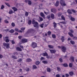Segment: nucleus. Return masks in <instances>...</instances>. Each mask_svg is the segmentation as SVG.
<instances>
[{"mask_svg":"<svg viewBox=\"0 0 77 77\" xmlns=\"http://www.w3.org/2000/svg\"><path fill=\"white\" fill-rule=\"evenodd\" d=\"M28 15H29V13H28V12H26L25 14V16H26V17H27Z\"/></svg>","mask_w":77,"mask_h":77,"instance_id":"c9c22d12","label":"nucleus"},{"mask_svg":"<svg viewBox=\"0 0 77 77\" xmlns=\"http://www.w3.org/2000/svg\"><path fill=\"white\" fill-rule=\"evenodd\" d=\"M52 37L53 38H56V35L54 34H52Z\"/></svg>","mask_w":77,"mask_h":77,"instance_id":"a18cd8bd","label":"nucleus"},{"mask_svg":"<svg viewBox=\"0 0 77 77\" xmlns=\"http://www.w3.org/2000/svg\"><path fill=\"white\" fill-rule=\"evenodd\" d=\"M14 30L15 31H16V32H19V30L18 29V28H15L14 29Z\"/></svg>","mask_w":77,"mask_h":77,"instance_id":"37998d69","label":"nucleus"},{"mask_svg":"<svg viewBox=\"0 0 77 77\" xmlns=\"http://www.w3.org/2000/svg\"><path fill=\"white\" fill-rule=\"evenodd\" d=\"M44 13L45 14H46V15H48V14H49V12H46L45 11H44Z\"/></svg>","mask_w":77,"mask_h":77,"instance_id":"864d4df0","label":"nucleus"},{"mask_svg":"<svg viewBox=\"0 0 77 77\" xmlns=\"http://www.w3.org/2000/svg\"><path fill=\"white\" fill-rule=\"evenodd\" d=\"M16 50H18V51H22V50H21V49L18 47H17L16 48Z\"/></svg>","mask_w":77,"mask_h":77,"instance_id":"2eb2a0df","label":"nucleus"},{"mask_svg":"<svg viewBox=\"0 0 77 77\" xmlns=\"http://www.w3.org/2000/svg\"><path fill=\"white\" fill-rule=\"evenodd\" d=\"M11 26L12 27H14L15 26V23H11Z\"/></svg>","mask_w":77,"mask_h":77,"instance_id":"603ef678","label":"nucleus"},{"mask_svg":"<svg viewBox=\"0 0 77 77\" xmlns=\"http://www.w3.org/2000/svg\"><path fill=\"white\" fill-rule=\"evenodd\" d=\"M63 24H66V22L65 21H63L62 22H60V23H58V24L60 25V23Z\"/></svg>","mask_w":77,"mask_h":77,"instance_id":"4be33fe9","label":"nucleus"},{"mask_svg":"<svg viewBox=\"0 0 77 77\" xmlns=\"http://www.w3.org/2000/svg\"><path fill=\"white\" fill-rule=\"evenodd\" d=\"M71 11H72V12H73V13H75V11L74 10V9H72L71 10Z\"/></svg>","mask_w":77,"mask_h":77,"instance_id":"4d7b16f0","label":"nucleus"},{"mask_svg":"<svg viewBox=\"0 0 77 77\" xmlns=\"http://www.w3.org/2000/svg\"><path fill=\"white\" fill-rule=\"evenodd\" d=\"M53 24H54V28H56V26H57V24L55 23V22H54Z\"/></svg>","mask_w":77,"mask_h":77,"instance_id":"cd10ccee","label":"nucleus"},{"mask_svg":"<svg viewBox=\"0 0 77 77\" xmlns=\"http://www.w3.org/2000/svg\"><path fill=\"white\" fill-rule=\"evenodd\" d=\"M69 74L70 75H71V76H72V75H74V72H69Z\"/></svg>","mask_w":77,"mask_h":77,"instance_id":"412c9836","label":"nucleus"},{"mask_svg":"<svg viewBox=\"0 0 77 77\" xmlns=\"http://www.w3.org/2000/svg\"><path fill=\"white\" fill-rule=\"evenodd\" d=\"M25 70H26V71H29V68H26L25 69Z\"/></svg>","mask_w":77,"mask_h":77,"instance_id":"e2e57ef3","label":"nucleus"},{"mask_svg":"<svg viewBox=\"0 0 77 77\" xmlns=\"http://www.w3.org/2000/svg\"><path fill=\"white\" fill-rule=\"evenodd\" d=\"M27 42V39H26L25 38H23L21 39V42L24 44V43H26V42Z\"/></svg>","mask_w":77,"mask_h":77,"instance_id":"0eeeda50","label":"nucleus"},{"mask_svg":"<svg viewBox=\"0 0 77 77\" xmlns=\"http://www.w3.org/2000/svg\"><path fill=\"white\" fill-rule=\"evenodd\" d=\"M61 19H62V20H64V21H65V17H64V16H61Z\"/></svg>","mask_w":77,"mask_h":77,"instance_id":"72a5a7b5","label":"nucleus"},{"mask_svg":"<svg viewBox=\"0 0 77 77\" xmlns=\"http://www.w3.org/2000/svg\"><path fill=\"white\" fill-rule=\"evenodd\" d=\"M50 51L51 53H56V51L54 50H50Z\"/></svg>","mask_w":77,"mask_h":77,"instance_id":"ddd939ff","label":"nucleus"},{"mask_svg":"<svg viewBox=\"0 0 77 77\" xmlns=\"http://www.w3.org/2000/svg\"><path fill=\"white\" fill-rule=\"evenodd\" d=\"M9 32H10L11 33H14V32H15L14 31V30L12 29L11 30L9 31Z\"/></svg>","mask_w":77,"mask_h":77,"instance_id":"393cba45","label":"nucleus"},{"mask_svg":"<svg viewBox=\"0 0 77 77\" xmlns=\"http://www.w3.org/2000/svg\"><path fill=\"white\" fill-rule=\"evenodd\" d=\"M4 8H5V6H4V5H2L1 7V9H4Z\"/></svg>","mask_w":77,"mask_h":77,"instance_id":"09e8293b","label":"nucleus"},{"mask_svg":"<svg viewBox=\"0 0 77 77\" xmlns=\"http://www.w3.org/2000/svg\"><path fill=\"white\" fill-rule=\"evenodd\" d=\"M11 43L12 44H15V41H14V40H12L11 41Z\"/></svg>","mask_w":77,"mask_h":77,"instance_id":"680f3d73","label":"nucleus"},{"mask_svg":"<svg viewBox=\"0 0 77 77\" xmlns=\"http://www.w3.org/2000/svg\"><path fill=\"white\" fill-rule=\"evenodd\" d=\"M13 12H13L12 10H10L9 12V14H12Z\"/></svg>","mask_w":77,"mask_h":77,"instance_id":"c03bdc74","label":"nucleus"},{"mask_svg":"<svg viewBox=\"0 0 77 77\" xmlns=\"http://www.w3.org/2000/svg\"><path fill=\"white\" fill-rule=\"evenodd\" d=\"M12 9H13L14 11H17V8H16L15 7H14L12 8Z\"/></svg>","mask_w":77,"mask_h":77,"instance_id":"a878e982","label":"nucleus"},{"mask_svg":"<svg viewBox=\"0 0 77 77\" xmlns=\"http://www.w3.org/2000/svg\"><path fill=\"white\" fill-rule=\"evenodd\" d=\"M12 58H13V59H17V57H15L14 56H12Z\"/></svg>","mask_w":77,"mask_h":77,"instance_id":"de8ad7c7","label":"nucleus"},{"mask_svg":"<svg viewBox=\"0 0 77 77\" xmlns=\"http://www.w3.org/2000/svg\"><path fill=\"white\" fill-rule=\"evenodd\" d=\"M63 66H64V67H67L68 66V64L66 63H64L63 64Z\"/></svg>","mask_w":77,"mask_h":77,"instance_id":"c85d7f7f","label":"nucleus"},{"mask_svg":"<svg viewBox=\"0 0 77 77\" xmlns=\"http://www.w3.org/2000/svg\"><path fill=\"white\" fill-rule=\"evenodd\" d=\"M65 75L66 76V77H69V74H66Z\"/></svg>","mask_w":77,"mask_h":77,"instance_id":"774afa93","label":"nucleus"},{"mask_svg":"<svg viewBox=\"0 0 77 77\" xmlns=\"http://www.w3.org/2000/svg\"><path fill=\"white\" fill-rule=\"evenodd\" d=\"M28 4L29 5H32V2H31V1L29 0L28 1Z\"/></svg>","mask_w":77,"mask_h":77,"instance_id":"58836bf2","label":"nucleus"},{"mask_svg":"<svg viewBox=\"0 0 77 77\" xmlns=\"http://www.w3.org/2000/svg\"><path fill=\"white\" fill-rule=\"evenodd\" d=\"M44 25V23H42L40 25V26L41 27H42V28H43Z\"/></svg>","mask_w":77,"mask_h":77,"instance_id":"a19ab883","label":"nucleus"},{"mask_svg":"<svg viewBox=\"0 0 77 77\" xmlns=\"http://www.w3.org/2000/svg\"><path fill=\"white\" fill-rule=\"evenodd\" d=\"M33 69H36V68H37V67H36V65H34L33 66V67H32Z\"/></svg>","mask_w":77,"mask_h":77,"instance_id":"e433bc0d","label":"nucleus"},{"mask_svg":"<svg viewBox=\"0 0 77 77\" xmlns=\"http://www.w3.org/2000/svg\"><path fill=\"white\" fill-rule=\"evenodd\" d=\"M47 18L49 19L50 18V15H49L47 16Z\"/></svg>","mask_w":77,"mask_h":77,"instance_id":"69168bd1","label":"nucleus"},{"mask_svg":"<svg viewBox=\"0 0 77 77\" xmlns=\"http://www.w3.org/2000/svg\"><path fill=\"white\" fill-rule=\"evenodd\" d=\"M48 35H51V32L50 31H48Z\"/></svg>","mask_w":77,"mask_h":77,"instance_id":"5fc2aeb1","label":"nucleus"},{"mask_svg":"<svg viewBox=\"0 0 77 77\" xmlns=\"http://www.w3.org/2000/svg\"><path fill=\"white\" fill-rule=\"evenodd\" d=\"M3 46L6 47V48H9V44L8 43H3Z\"/></svg>","mask_w":77,"mask_h":77,"instance_id":"7ed1b4c3","label":"nucleus"},{"mask_svg":"<svg viewBox=\"0 0 77 77\" xmlns=\"http://www.w3.org/2000/svg\"><path fill=\"white\" fill-rule=\"evenodd\" d=\"M59 1H57V2L55 4V6L57 7V6H59Z\"/></svg>","mask_w":77,"mask_h":77,"instance_id":"9b49d317","label":"nucleus"},{"mask_svg":"<svg viewBox=\"0 0 77 77\" xmlns=\"http://www.w3.org/2000/svg\"><path fill=\"white\" fill-rule=\"evenodd\" d=\"M26 61L27 62H31V61H32V60L30 59H28L26 60Z\"/></svg>","mask_w":77,"mask_h":77,"instance_id":"473e14b6","label":"nucleus"},{"mask_svg":"<svg viewBox=\"0 0 77 77\" xmlns=\"http://www.w3.org/2000/svg\"><path fill=\"white\" fill-rule=\"evenodd\" d=\"M70 32H70L68 33V34L69 35V36H70L71 37H73L74 35H73V34H72V33L74 32V31H73L71 29L70 30Z\"/></svg>","mask_w":77,"mask_h":77,"instance_id":"423d86ee","label":"nucleus"},{"mask_svg":"<svg viewBox=\"0 0 77 77\" xmlns=\"http://www.w3.org/2000/svg\"><path fill=\"white\" fill-rule=\"evenodd\" d=\"M70 43H71V44H72V45H74V44H75V42H74L71 40L70 41Z\"/></svg>","mask_w":77,"mask_h":77,"instance_id":"2f4dec72","label":"nucleus"},{"mask_svg":"<svg viewBox=\"0 0 77 77\" xmlns=\"http://www.w3.org/2000/svg\"><path fill=\"white\" fill-rule=\"evenodd\" d=\"M42 63H44L45 64H46L47 63H48V61L47 60H43L42 61Z\"/></svg>","mask_w":77,"mask_h":77,"instance_id":"f3484780","label":"nucleus"},{"mask_svg":"<svg viewBox=\"0 0 77 77\" xmlns=\"http://www.w3.org/2000/svg\"><path fill=\"white\" fill-rule=\"evenodd\" d=\"M57 69L58 71H60V67H57Z\"/></svg>","mask_w":77,"mask_h":77,"instance_id":"f704fd0d","label":"nucleus"},{"mask_svg":"<svg viewBox=\"0 0 77 77\" xmlns=\"http://www.w3.org/2000/svg\"><path fill=\"white\" fill-rule=\"evenodd\" d=\"M71 20L72 21H75V18L74 17H71L70 18Z\"/></svg>","mask_w":77,"mask_h":77,"instance_id":"5701e85b","label":"nucleus"},{"mask_svg":"<svg viewBox=\"0 0 77 77\" xmlns=\"http://www.w3.org/2000/svg\"><path fill=\"white\" fill-rule=\"evenodd\" d=\"M25 28H22L20 29L21 30H25Z\"/></svg>","mask_w":77,"mask_h":77,"instance_id":"0e129e2a","label":"nucleus"},{"mask_svg":"<svg viewBox=\"0 0 77 77\" xmlns=\"http://www.w3.org/2000/svg\"><path fill=\"white\" fill-rule=\"evenodd\" d=\"M51 11L52 12H53L54 14L56 13L57 11L56 10L55 8H52L51 9Z\"/></svg>","mask_w":77,"mask_h":77,"instance_id":"9d476101","label":"nucleus"},{"mask_svg":"<svg viewBox=\"0 0 77 77\" xmlns=\"http://www.w3.org/2000/svg\"><path fill=\"white\" fill-rule=\"evenodd\" d=\"M37 18H39L40 20V21H43V19L41 17H39L38 16H37Z\"/></svg>","mask_w":77,"mask_h":77,"instance_id":"6ab92c4d","label":"nucleus"},{"mask_svg":"<svg viewBox=\"0 0 77 77\" xmlns=\"http://www.w3.org/2000/svg\"><path fill=\"white\" fill-rule=\"evenodd\" d=\"M31 23H32V21L31 20H29L28 22V24L30 25V24H31Z\"/></svg>","mask_w":77,"mask_h":77,"instance_id":"79ce46f5","label":"nucleus"},{"mask_svg":"<svg viewBox=\"0 0 77 77\" xmlns=\"http://www.w3.org/2000/svg\"><path fill=\"white\" fill-rule=\"evenodd\" d=\"M4 39L5 40L6 42L8 43L9 42V37L8 36L4 37Z\"/></svg>","mask_w":77,"mask_h":77,"instance_id":"39448f33","label":"nucleus"},{"mask_svg":"<svg viewBox=\"0 0 77 77\" xmlns=\"http://www.w3.org/2000/svg\"><path fill=\"white\" fill-rule=\"evenodd\" d=\"M42 55H43V56H48V54L47 53L45 52L42 54Z\"/></svg>","mask_w":77,"mask_h":77,"instance_id":"dca6fc26","label":"nucleus"},{"mask_svg":"<svg viewBox=\"0 0 77 77\" xmlns=\"http://www.w3.org/2000/svg\"><path fill=\"white\" fill-rule=\"evenodd\" d=\"M32 32V36H33V35H35L36 34V32L34 31V29H29L26 32V35H29Z\"/></svg>","mask_w":77,"mask_h":77,"instance_id":"f257e3e1","label":"nucleus"},{"mask_svg":"<svg viewBox=\"0 0 77 77\" xmlns=\"http://www.w3.org/2000/svg\"><path fill=\"white\" fill-rule=\"evenodd\" d=\"M32 23L34 25V26L36 28H38L39 27V24L37 22L35 21L34 20H33L32 21Z\"/></svg>","mask_w":77,"mask_h":77,"instance_id":"f03ea898","label":"nucleus"},{"mask_svg":"<svg viewBox=\"0 0 77 77\" xmlns=\"http://www.w3.org/2000/svg\"><path fill=\"white\" fill-rule=\"evenodd\" d=\"M4 22L5 23H6L7 24H8V23H9V21H8V20H6L4 21Z\"/></svg>","mask_w":77,"mask_h":77,"instance_id":"4c0bfd02","label":"nucleus"},{"mask_svg":"<svg viewBox=\"0 0 77 77\" xmlns=\"http://www.w3.org/2000/svg\"><path fill=\"white\" fill-rule=\"evenodd\" d=\"M70 60H72V61H74V57H71Z\"/></svg>","mask_w":77,"mask_h":77,"instance_id":"7c9ffc66","label":"nucleus"},{"mask_svg":"<svg viewBox=\"0 0 77 77\" xmlns=\"http://www.w3.org/2000/svg\"><path fill=\"white\" fill-rule=\"evenodd\" d=\"M47 71H48V72H51V69H50V68H48L47 69Z\"/></svg>","mask_w":77,"mask_h":77,"instance_id":"bb28decb","label":"nucleus"},{"mask_svg":"<svg viewBox=\"0 0 77 77\" xmlns=\"http://www.w3.org/2000/svg\"><path fill=\"white\" fill-rule=\"evenodd\" d=\"M18 38H19V39H21V38H22V36H18Z\"/></svg>","mask_w":77,"mask_h":77,"instance_id":"338daca9","label":"nucleus"},{"mask_svg":"<svg viewBox=\"0 0 77 77\" xmlns=\"http://www.w3.org/2000/svg\"><path fill=\"white\" fill-rule=\"evenodd\" d=\"M41 60H45V58L43 57H42L41 58Z\"/></svg>","mask_w":77,"mask_h":77,"instance_id":"6e6d98bb","label":"nucleus"},{"mask_svg":"<svg viewBox=\"0 0 77 77\" xmlns=\"http://www.w3.org/2000/svg\"><path fill=\"white\" fill-rule=\"evenodd\" d=\"M67 12L69 14H72V12H71V11L70 10H67Z\"/></svg>","mask_w":77,"mask_h":77,"instance_id":"b1692460","label":"nucleus"},{"mask_svg":"<svg viewBox=\"0 0 77 77\" xmlns=\"http://www.w3.org/2000/svg\"><path fill=\"white\" fill-rule=\"evenodd\" d=\"M69 67H72V63H69Z\"/></svg>","mask_w":77,"mask_h":77,"instance_id":"8fccbe9b","label":"nucleus"},{"mask_svg":"<svg viewBox=\"0 0 77 77\" xmlns=\"http://www.w3.org/2000/svg\"><path fill=\"white\" fill-rule=\"evenodd\" d=\"M32 47L33 48H35L37 47V44L35 42H33L32 44Z\"/></svg>","mask_w":77,"mask_h":77,"instance_id":"1a4fd4ad","label":"nucleus"},{"mask_svg":"<svg viewBox=\"0 0 77 77\" xmlns=\"http://www.w3.org/2000/svg\"><path fill=\"white\" fill-rule=\"evenodd\" d=\"M61 50L63 52H65L66 51V48L63 46H62Z\"/></svg>","mask_w":77,"mask_h":77,"instance_id":"6e6552de","label":"nucleus"},{"mask_svg":"<svg viewBox=\"0 0 77 77\" xmlns=\"http://www.w3.org/2000/svg\"><path fill=\"white\" fill-rule=\"evenodd\" d=\"M39 63H40V62L39 61H36L35 62V64L37 65H38Z\"/></svg>","mask_w":77,"mask_h":77,"instance_id":"a211bd4d","label":"nucleus"},{"mask_svg":"<svg viewBox=\"0 0 77 77\" xmlns=\"http://www.w3.org/2000/svg\"><path fill=\"white\" fill-rule=\"evenodd\" d=\"M46 57L47 59H51V57H50L48 56V55L47 56H46Z\"/></svg>","mask_w":77,"mask_h":77,"instance_id":"bf43d9fd","label":"nucleus"},{"mask_svg":"<svg viewBox=\"0 0 77 77\" xmlns=\"http://www.w3.org/2000/svg\"><path fill=\"white\" fill-rule=\"evenodd\" d=\"M42 4H40L39 5V9H42Z\"/></svg>","mask_w":77,"mask_h":77,"instance_id":"c756f323","label":"nucleus"},{"mask_svg":"<svg viewBox=\"0 0 77 77\" xmlns=\"http://www.w3.org/2000/svg\"><path fill=\"white\" fill-rule=\"evenodd\" d=\"M40 15L41 16V17H43L44 19H45V16L44 15V13L42 12H41L40 13Z\"/></svg>","mask_w":77,"mask_h":77,"instance_id":"f8f14e48","label":"nucleus"},{"mask_svg":"<svg viewBox=\"0 0 77 77\" xmlns=\"http://www.w3.org/2000/svg\"><path fill=\"white\" fill-rule=\"evenodd\" d=\"M62 15V13H59L58 14V17H60Z\"/></svg>","mask_w":77,"mask_h":77,"instance_id":"3c124183","label":"nucleus"},{"mask_svg":"<svg viewBox=\"0 0 77 77\" xmlns=\"http://www.w3.org/2000/svg\"><path fill=\"white\" fill-rule=\"evenodd\" d=\"M5 5H7L8 6V7H11V6H10V5H9V4L6 2H5Z\"/></svg>","mask_w":77,"mask_h":77,"instance_id":"ea45409f","label":"nucleus"},{"mask_svg":"<svg viewBox=\"0 0 77 77\" xmlns=\"http://www.w3.org/2000/svg\"><path fill=\"white\" fill-rule=\"evenodd\" d=\"M56 77H61V76H60V75L58 74L56 75Z\"/></svg>","mask_w":77,"mask_h":77,"instance_id":"052dcab7","label":"nucleus"},{"mask_svg":"<svg viewBox=\"0 0 77 77\" xmlns=\"http://www.w3.org/2000/svg\"><path fill=\"white\" fill-rule=\"evenodd\" d=\"M48 47H49V48L53 49L54 48V47H53V46L51 45H48Z\"/></svg>","mask_w":77,"mask_h":77,"instance_id":"aec40b11","label":"nucleus"},{"mask_svg":"<svg viewBox=\"0 0 77 77\" xmlns=\"http://www.w3.org/2000/svg\"><path fill=\"white\" fill-rule=\"evenodd\" d=\"M51 17L52 18V19H54V15L53 14H51Z\"/></svg>","mask_w":77,"mask_h":77,"instance_id":"4468645a","label":"nucleus"},{"mask_svg":"<svg viewBox=\"0 0 77 77\" xmlns=\"http://www.w3.org/2000/svg\"><path fill=\"white\" fill-rule=\"evenodd\" d=\"M61 40L63 42V41H64V37L62 36V38H61Z\"/></svg>","mask_w":77,"mask_h":77,"instance_id":"49530a36","label":"nucleus"},{"mask_svg":"<svg viewBox=\"0 0 77 77\" xmlns=\"http://www.w3.org/2000/svg\"><path fill=\"white\" fill-rule=\"evenodd\" d=\"M59 60L60 62H63V60L62 58H60Z\"/></svg>","mask_w":77,"mask_h":77,"instance_id":"13d9d810","label":"nucleus"},{"mask_svg":"<svg viewBox=\"0 0 77 77\" xmlns=\"http://www.w3.org/2000/svg\"><path fill=\"white\" fill-rule=\"evenodd\" d=\"M60 2L61 5L63 6H64L66 5V4L65 3V1L64 0H60Z\"/></svg>","mask_w":77,"mask_h":77,"instance_id":"20e7f679","label":"nucleus"}]
</instances>
